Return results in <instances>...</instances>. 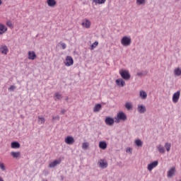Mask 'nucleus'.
<instances>
[{
    "instance_id": "nucleus-1",
    "label": "nucleus",
    "mask_w": 181,
    "mask_h": 181,
    "mask_svg": "<svg viewBox=\"0 0 181 181\" xmlns=\"http://www.w3.org/2000/svg\"><path fill=\"white\" fill-rule=\"evenodd\" d=\"M122 46H130L132 43L131 37L124 36L121 40Z\"/></svg>"
},
{
    "instance_id": "nucleus-2",
    "label": "nucleus",
    "mask_w": 181,
    "mask_h": 181,
    "mask_svg": "<svg viewBox=\"0 0 181 181\" xmlns=\"http://www.w3.org/2000/svg\"><path fill=\"white\" fill-rule=\"evenodd\" d=\"M119 74L121 77L123 78V80H129L131 78V74H129V71L127 70H122L119 72Z\"/></svg>"
},
{
    "instance_id": "nucleus-3",
    "label": "nucleus",
    "mask_w": 181,
    "mask_h": 181,
    "mask_svg": "<svg viewBox=\"0 0 181 181\" xmlns=\"http://www.w3.org/2000/svg\"><path fill=\"white\" fill-rule=\"evenodd\" d=\"M74 63V61L73 60V57L70 56H67L66 57L65 66H67L69 67L70 66H73Z\"/></svg>"
},
{
    "instance_id": "nucleus-4",
    "label": "nucleus",
    "mask_w": 181,
    "mask_h": 181,
    "mask_svg": "<svg viewBox=\"0 0 181 181\" xmlns=\"http://www.w3.org/2000/svg\"><path fill=\"white\" fill-rule=\"evenodd\" d=\"M117 119H120V121H127V115H125L123 112H119L117 113Z\"/></svg>"
},
{
    "instance_id": "nucleus-5",
    "label": "nucleus",
    "mask_w": 181,
    "mask_h": 181,
    "mask_svg": "<svg viewBox=\"0 0 181 181\" xmlns=\"http://www.w3.org/2000/svg\"><path fill=\"white\" fill-rule=\"evenodd\" d=\"M159 164V162L158 160L153 161L151 163L148 165L147 169L151 172L154 168H156L158 165Z\"/></svg>"
},
{
    "instance_id": "nucleus-6",
    "label": "nucleus",
    "mask_w": 181,
    "mask_h": 181,
    "mask_svg": "<svg viewBox=\"0 0 181 181\" xmlns=\"http://www.w3.org/2000/svg\"><path fill=\"white\" fill-rule=\"evenodd\" d=\"M64 141L67 145H73L74 144V138L71 136H68L66 137Z\"/></svg>"
},
{
    "instance_id": "nucleus-7",
    "label": "nucleus",
    "mask_w": 181,
    "mask_h": 181,
    "mask_svg": "<svg viewBox=\"0 0 181 181\" xmlns=\"http://www.w3.org/2000/svg\"><path fill=\"white\" fill-rule=\"evenodd\" d=\"M179 98H180V90L177 91L176 93H175L173 95V102L175 103V104H176V103H177V101H179Z\"/></svg>"
},
{
    "instance_id": "nucleus-8",
    "label": "nucleus",
    "mask_w": 181,
    "mask_h": 181,
    "mask_svg": "<svg viewBox=\"0 0 181 181\" xmlns=\"http://www.w3.org/2000/svg\"><path fill=\"white\" fill-rule=\"evenodd\" d=\"M137 111L139 114H145V112H146V107L144 105H139L137 107Z\"/></svg>"
},
{
    "instance_id": "nucleus-9",
    "label": "nucleus",
    "mask_w": 181,
    "mask_h": 181,
    "mask_svg": "<svg viewBox=\"0 0 181 181\" xmlns=\"http://www.w3.org/2000/svg\"><path fill=\"white\" fill-rule=\"evenodd\" d=\"M60 163H62V159L55 160L49 164V168H56V166L60 165Z\"/></svg>"
},
{
    "instance_id": "nucleus-10",
    "label": "nucleus",
    "mask_w": 181,
    "mask_h": 181,
    "mask_svg": "<svg viewBox=\"0 0 181 181\" xmlns=\"http://www.w3.org/2000/svg\"><path fill=\"white\" fill-rule=\"evenodd\" d=\"M0 52L1 53H2V54H8V52H9V49H8V46L1 45Z\"/></svg>"
},
{
    "instance_id": "nucleus-11",
    "label": "nucleus",
    "mask_w": 181,
    "mask_h": 181,
    "mask_svg": "<svg viewBox=\"0 0 181 181\" xmlns=\"http://www.w3.org/2000/svg\"><path fill=\"white\" fill-rule=\"evenodd\" d=\"M37 56L36 55V52L35 51H29L28 52V59L29 60H35Z\"/></svg>"
},
{
    "instance_id": "nucleus-12",
    "label": "nucleus",
    "mask_w": 181,
    "mask_h": 181,
    "mask_svg": "<svg viewBox=\"0 0 181 181\" xmlns=\"http://www.w3.org/2000/svg\"><path fill=\"white\" fill-rule=\"evenodd\" d=\"M175 173H176V168H171L168 172V177H173Z\"/></svg>"
},
{
    "instance_id": "nucleus-13",
    "label": "nucleus",
    "mask_w": 181,
    "mask_h": 181,
    "mask_svg": "<svg viewBox=\"0 0 181 181\" xmlns=\"http://www.w3.org/2000/svg\"><path fill=\"white\" fill-rule=\"evenodd\" d=\"M105 122L106 124V125H114V119L112 117H107L105 118Z\"/></svg>"
},
{
    "instance_id": "nucleus-14",
    "label": "nucleus",
    "mask_w": 181,
    "mask_h": 181,
    "mask_svg": "<svg viewBox=\"0 0 181 181\" xmlns=\"http://www.w3.org/2000/svg\"><path fill=\"white\" fill-rule=\"evenodd\" d=\"M99 164L100 168H102V169H107V168L108 167V163L104 160H100Z\"/></svg>"
},
{
    "instance_id": "nucleus-15",
    "label": "nucleus",
    "mask_w": 181,
    "mask_h": 181,
    "mask_svg": "<svg viewBox=\"0 0 181 181\" xmlns=\"http://www.w3.org/2000/svg\"><path fill=\"white\" fill-rule=\"evenodd\" d=\"M11 147L13 149H18V148H21V144H19V142H18V141H13L11 144Z\"/></svg>"
},
{
    "instance_id": "nucleus-16",
    "label": "nucleus",
    "mask_w": 181,
    "mask_h": 181,
    "mask_svg": "<svg viewBox=\"0 0 181 181\" xmlns=\"http://www.w3.org/2000/svg\"><path fill=\"white\" fill-rule=\"evenodd\" d=\"M116 84L119 87H124L125 86V81L122 78H118L116 80Z\"/></svg>"
},
{
    "instance_id": "nucleus-17",
    "label": "nucleus",
    "mask_w": 181,
    "mask_h": 181,
    "mask_svg": "<svg viewBox=\"0 0 181 181\" xmlns=\"http://www.w3.org/2000/svg\"><path fill=\"white\" fill-rule=\"evenodd\" d=\"M47 3L48 6H50L51 8H53L54 6H56V0H47Z\"/></svg>"
},
{
    "instance_id": "nucleus-18",
    "label": "nucleus",
    "mask_w": 181,
    "mask_h": 181,
    "mask_svg": "<svg viewBox=\"0 0 181 181\" xmlns=\"http://www.w3.org/2000/svg\"><path fill=\"white\" fill-rule=\"evenodd\" d=\"M7 30L8 28L4 24L0 23V35H4Z\"/></svg>"
},
{
    "instance_id": "nucleus-19",
    "label": "nucleus",
    "mask_w": 181,
    "mask_h": 181,
    "mask_svg": "<svg viewBox=\"0 0 181 181\" xmlns=\"http://www.w3.org/2000/svg\"><path fill=\"white\" fill-rule=\"evenodd\" d=\"M156 148H157L159 153H162V154L165 153V147L159 144L158 146H157Z\"/></svg>"
},
{
    "instance_id": "nucleus-20",
    "label": "nucleus",
    "mask_w": 181,
    "mask_h": 181,
    "mask_svg": "<svg viewBox=\"0 0 181 181\" xmlns=\"http://www.w3.org/2000/svg\"><path fill=\"white\" fill-rule=\"evenodd\" d=\"M140 97L142 100H146V97H148V94L145 90L140 91Z\"/></svg>"
},
{
    "instance_id": "nucleus-21",
    "label": "nucleus",
    "mask_w": 181,
    "mask_h": 181,
    "mask_svg": "<svg viewBox=\"0 0 181 181\" xmlns=\"http://www.w3.org/2000/svg\"><path fill=\"white\" fill-rule=\"evenodd\" d=\"M99 148H100V149H107V142L105 141H100L99 143Z\"/></svg>"
},
{
    "instance_id": "nucleus-22",
    "label": "nucleus",
    "mask_w": 181,
    "mask_h": 181,
    "mask_svg": "<svg viewBox=\"0 0 181 181\" xmlns=\"http://www.w3.org/2000/svg\"><path fill=\"white\" fill-rule=\"evenodd\" d=\"M82 25L86 28V29H88V28L91 26V22H90L88 20H86V22L82 23Z\"/></svg>"
},
{
    "instance_id": "nucleus-23",
    "label": "nucleus",
    "mask_w": 181,
    "mask_h": 181,
    "mask_svg": "<svg viewBox=\"0 0 181 181\" xmlns=\"http://www.w3.org/2000/svg\"><path fill=\"white\" fill-rule=\"evenodd\" d=\"M133 107H134V105L130 102L127 103L125 104V108H127V110H128V111H131L132 110Z\"/></svg>"
},
{
    "instance_id": "nucleus-24",
    "label": "nucleus",
    "mask_w": 181,
    "mask_h": 181,
    "mask_svg": "<svg viewBox=\"0 0 181 181\" xmlns=\"http://www.w3.org/2000/svg\"><path fill=\"white\" fill-rule=\"evenodd\" d=\"M11 156H13V158H15L16 159H17V158H19V156H21V152L17 151H13L11 153Z\"/></svg>"
},
{
    "instance_id": "nucleus-25",
    "label": "nucleus",
    "mask_w": 181,
    "mask_h": 181,
    "mask_svg": "<svg viewBox=\"0 0 181 181\" xmlns=\"http://www.w3.org/2000/svg\"><path fill=\"white\" fill-rule=\"evenodd\" d=\"M93 2L97 5L98 4L99 5H103V4H105L106 0H93Z\"/></svg>"
},
{
    "instance_id": "nucleus-26",
    "label": "nucleus",
    "mask_w": 181,
    "mask_h": 181,
    "mask_svg": "<svg viewBox=\"0 0 181 181\" xmlns=\"http://www.w3.org/2000/svg\"><path fill=\"white\" fill-rule=\"evenodd\" d=\"M101 104H97L95 105L93 111L94 112H98V111H100V110H101Z\"/></svg>"
},
{
    "instance_id": "nucleus-27",
    "label": "nucleus",
    "mask_w": 181,
    "mask_h": 181,
    "mask_svg": "<svg viewBox=\"0 0 181 181\" xmlns=\"http://www.w3.org/2000/svg\"><path fill=\"white\" fill-rule=\"evenodd\" d=\"M165 146V148L167 152H169V151H170V148H172V144H170V143L166 142V143L165 144V146Z\"/></svg>"
},
{
    "instance_id": "nucleus-28",
    "label": "nucleus",
    "mask_w": 181,
    "mask_h": 181,
    "mask_svg": "<svg viewBox=\"0 0 181 181\" xmlns=\"http://www.w3.org/2000/svg\"><path fill=\"white\" fill-rule=\"evenodd\" d=\"M174 74H175V76H181V70H180V68H177V69H175V71H174Z\"/></svg>"
},
{
    "instance_id": "nucleus-29",
    "label": "nucleus",
    "mask_w": 181,
    "mask_h": 181,
    "mask_svg": "<svg viewBox=\"0 0 181 181\" xmlns=\"http://www.w3.org/2000/svg\"><path fill=\"white\" fill-rule=\"evenodd\" d=\"M98 46V41H95L90 45V50H94Z\"/></svg>"
},
{
    "instance_id": "nucleus-30",
    "label": "nucleus",
    "mask_w": 181,
    "mask_h": 181,
    "mask_svg": "<svg viewBox=\"0 0 181 181\" xmlns=\"http://www.w3.org/2000/svg\"><path fill=\"white\" fill-rule=\"evenodd\" d=\"M135 144L136 145V146H142V145H144V143L142 142V141L141 139H137L135 141Z\"/></svg>"
},
{
    "instance_id": "nucleus-31",
    "label": "nucleus",
    "mask_w": 181,
    "mask_h": 181,
    "mask_svg": "<svg viewBox=\"0 0 181 181\" xmlns=\"http://www.w3.org/2000/svg\"><path fill=\"white\" fill-rule=\"evenodd\" d=\"M62 98H63V96H62V95L59 93H55V100H62Z\"/></svg>"
},
{
    "instance_id": "nucleus-32",
    "label": "nucleus",
    "mask_w": 181,
    "mask_h": 181,
    "mask_svg": "<svg viewBox=\"0 0 181 181\" xmlns=\"http://www.w3.org/2000/svg\"><path fill=\"white\" fill-rule=\"evenodd\" d=\"M90 146V144L87 142H84L82 144V149H87Z\"/></svg>"
},
{
    "instance_id": "nucleus-33",
    "label": "nucleus",
    "mask_w": 181,
    "mask_h": 181,
    "mask_svg": "<svg viewBox=\"0 0 181 181\" xmlns=\"http://www.w3.org/2000/svg\"><path fill=\"white\" fill-rule=\"evenodd\" d=\"M39 122L41 124H45V117H40V116H38Z\"/></svg>"
},
{
    "instance_id": "nucleus-34",
    "label": "nucleus",
    "mask_w": 181,
    "mask_h": 181,
    "mask_svg": "<svg viewBox=\"0 0 181 181\" xmlns=\"http://www.w3.org/2000/svg\"><path fill=\"white\" fill-rule=\"evenodd\" d=\"M59 45L62 46L63 50H64L67 47V45L64 42H59Z\"/></svg>"
},
{
    "instance_id": "nucleus-35",
    "label": "nucleus",
    "mask_w": 181,
    "mask_h": 181,
    "mask_svg": "<svg viewBox=\"0 0 181 181\" xmlns=\"http://www.w3.org/2000/svg\"><path fill=\"white\" fill-rule=\"evenodd\" d=\"M136 4H139V5H144V4H145V0H136Z\"/></svg>"
},
{
    "instance_id": "nucleus-36",
    "label": "nucleus",
    "mask_w": 181,
    "mask_h": 181,
    "mask_svg": "<svg viewBox=\"0 0 181 181\" xmlns=\"http://www.w3.org/2000/svg\"><path fill=\"white\" fill-rule=\"evenodd\" d=\"M15 90H16V86H11L8 88V91H14Z\"/></svg>"
},
{
    "instance_id": "nucleus-37",
    "label": "nucleus",
    "mask_w": 181,
    "mask_h": 181,
    "mask_svg": "<svg viewBox=\"0 0 181 181\" xmlns=\"http://www.w3.org/2000/svg\"><path fill=\"white\" fill-rule=\"evenodd\" d=\"M0 168L1 170L4 171L6 170L5 165H4V163H0Z\"/></svg>"
},
{
    "instance_id": "nucleus-38",
    "label": "nucleus",
    "mask_w": 181,
    "mask_h": 181,
    "mask_svg": "<svg viewBox=\"0 0 181 181\" xmlns=\"http://www.w3.org/2000/svg\"><path fill=\"white\" fill-rule=\"evenodd\" d=\"M127 152H129V153L132 154V149L131 148H129L128 150H127Z\"/></svg>"
},
{
    "instance_id": "nucleus-39",
    "label": "nucleus",
    "mask_w": 181,
    "mask_h": 181,
    "mask_svg": "<svg viewBox=\"0 0 181 181\" xmlns=\"http://www.w3.org/2000/svg\"><path fill=\"white\" fill-rule=\"evenodd\" d=\"M61 113H62V115L66 114V110H65V109H62Z\"/></svg>"
},
{
    "instance_id": "nucleus-40",
    "label": "nucleus",
    "mask_w": 181,
    "mask_h": 181,
    "mask_svg": "<svg viewBox=\"0 0 181 181\" xmlns=\"http://www.w3.org/2000/svg\"><path fill=\"white\" fill-rule=\"evenodd\" d=\"M119 121H121V119H118V117L117 116L116 120L115 121V122H117V124L119 122Z\"/></svg>"
},
{
    "instance_id": "nucleus-41",
    "label": "nucleus",
    "mask_w": 181,
    "mask_h": 181,
    "mask_svg": "<svg viewBox=\"0 0 181 181\" xmlns=\"http://www.w3.org/2000/svg\"><path fill=\"white\" fill-rule=\"evenodd\" d=\"M142 74H143L142 72H138V73H137V76H142Z\"/></svg>"
},
{
    "instance_id": "nucleus-42",
    "label": "nucleus",
    "mask_w": 181,
    "mask_h": 181,
    "mask_svg": "<svg viewBox=\"0 0 181 181\" xmlns=\"http://www.w3.org/2000/svg\"><path fill=\"white\" fill-rule=\"evenodd\" d=\"M7 25H8V26H12V23L8 22V23H7Z\"/></svg>"
},
{
    "instance_id": "nucleus-43",
    "label": "nucleus",
    "mask_w": 181,
    "mask_h": 181,
    "mask_svg": "<svg viewBox=\"0 0 181 181\" xmlns=\"http://www.w3.org/2000/svg\"><path fill=\"white\" fill-rule=\"evenodd\" d=\"M66 101H69V97H66L65 99Z\"/></svg>"
},
{
    "instance_id": "nucleus-44",
    "label": "nucleus",
    "mask_w": 181,
    "mask_h": 181,
    "mask_svg": "<svg viewBox=\"0 0 181 181\" xmlns=\"http://www.w3.org/2000/svg\"><path fill=\"white\" fill-rule=\"evenodd\" d=\"M0 181H4V179H2L1 177H0Z\"/></svg>"
},
{
    "instance_id": "nucleus-45",
    "label": "nucleus",
    "mask_w": 181,
    "mask_h": 181,
    "mask_svg": "<svg viewBox=\"0 0 181 181\" xmlns=\"http://www.w3.org/2000/svg\"><path fill=\"white\" fill-rule=\"evenodd\" d=\"M0 5H2V0H0Z\"/></svg>"
},
{
    "instance_id": "nucleus-46",
    "label": "nucleus",
    "mask_w": 181,
    "mask_h": 181,
    "mask_svg": "<svg viewBox=\"0 0 181 181\" xmlns=\"http://www.w3.org/2000/svg\"><path fill=\"white\" fill-rule=\"evenodd\" d=\"M55 118H57V119H59V117L57 116Z\"/></svg>"
}]
</instances>
